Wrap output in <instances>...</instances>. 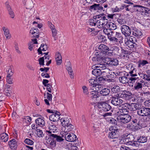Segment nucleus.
<instances>
[{
    "label": "nucleus",
    "instance_id": "obj_3",
    "mask_svg": "<svg viewBox=\"0 0 150 150\" xmlns=\"http://www.w3.org/2000/svg\"><path fill=\"white\" fill-rule=\"evenodd\" d=\"M60 120L62 125L65 128L64 132H69L74 128V126L71 124L70 118L64 117L62 118Z\"/></svg>",
    "mask_w": 150,
    "mask_h": 150
},
{
    "label": "nucleus",
    "instance_id": "obj_4",
    "mask_svg": "<svg viewBox=\"0 0 150 150\" xmlns=\"http://www.w3.org/2000/svg\"><path fill=\"white\" fill-rule=\"evenodd\" d=\"M97 16L98 18H100L99 20L97 21L98 24L97 26L98 27L101 28L105 25L106 26H107L109 21L107 16H105L103 14H99Z\"/></svg>",
    "mask_w": 150,
    "mask_h": 150
},
{
    "label": "nucleus",
    "instance_id": "obj_49",
    "mask_svg": "<svg viewBox=\"0 0 150 150\" xmlns=\"http://www.w3.org/2000/svg\"><path fill=\"white\" fill-rule=\"evenodd\" d=\"M6 82L9 84H11L13 83V79L12 77L6 76Z\"/></svg>",
    "mask_w": 150,
    "mask_h": 150
},
{
    "label": "nucleus",
    "instance_id": "obj_15",
    "mask_svg": "<svg viewBox=\"0 0 150 150\" xmlns=\"http://www.w3.org/2000/svg\"><path fill=\"white\" fill-rule=\"evenodd\" d=\"M89 96L90 97L91 100H92L94 102H97L98 101V98L99 97L98 92H96L93 91L91 92Z\"/></svg>",
    "mask_w": 150,
    "mask_h": 150
},
{
    "label": "nucleus",
    "instance_id": "obj_54",
    "mask_svg": "<svg viewBox=\"0 0 150 150\" xmlns=\"http://www.w3.org/2000/svg\"><path fill=\"white\" fill-rule=\"evenodd\" d=\"M52 36L54 38L55 40H57V38L56 36L57 34V31L56 29L52 31Z\"/></svg>",
    "mask_w": 150,
    "mask_h": 150
},
{
    "label": "nucleus",
    "instance_id": "obj_45",
    "mask_svg": "<svg viewBox=\"0 0 150 150\" xmlns=\"http://www.w3.org/2000/svg\"><path fill=\"white\" fill-rule=\"evenodd\" d=\"M109 122L110 124L113 125V126H115V125H116L117 124V120L112 118H110L109 120Z\"/></svg>",
    "mask_w": 150,
    "mask_h": 150
},
{
    "label": "nucleus",
    "instance_id": "obj_19",
    "mask_svg": "<svg viewBox=\"0 0 150 150\" xmlns=\"http://www.w3.org/2000/svg\"><path fill=\"white\" fill-rule=\"evenodd\" d=\"M89 10H100L102 11L103 9V7L99 4H94L93 5L90 6Z\"/></svg>",
    "mask_w": 150,
    "mask_h": 150
},
{
    "label": "nucleus",
    "instance_id": "obj_16",
    "mask_svg": "<svg viewBox=\"0 0 150 150\" xmlns=\"http://www.w3.org/2000/svg\"><path fill=\"white\" fill-rule=\"evenodd\" d=\"M132 94L131 92L128 91H121L118 95L122 98H129L132 95Z\"/></svg>",
    "mask_w": 150,
    "mask_h": 150
},
{
    "label": "nucleus",
    "instance_id": "obj_9",
    "mask_svg": "<svg viewBox=\"0 0 150 150\" xmlns=\"http://www.w3.org/2000/svg\"><path fill=\"white\" fill-rule=\"evenodd\" d=\"M121 31L122 33L127 37L130 36L131 33V28L128 26L123 25L121 26Z\"/></svg>",
    "mask_w": 150,
    "mask_h": 150
},
{
    "label": "nucleus",
    "instance_id": "obj_12",
    "mask_svg": "<svg viewBox=\"0 0 150 150\" xmlns=\"http://www.w3.org/2000/svg\"><path fill=\"white\" fill-rule=\"evenodd\" d=\"M66 132H64L65 138V140L69 142H75L77 139V138L74 134L71 133H67L66 134Z\"/></svg>",
    "mask_w": 150,
    "mask_h": 150
},
{
    "label": "nucleus",
    "instance_id": "obj_46",
    "mask_svg": "<svg viewBox=\"0 0 150 150\" xmlns=\"http://www.w3.org/2000/svg\"><path fill=\"white\" fill-rule=\"evenodd\" d=\"M148 64L149 62L145 60H142L140 62L139 64H138V67H141V65L142 66H143L145 65Z\"/></svg>",
    "mask_w": 150,
    "mask_h": 150
},
{
    "label": "nucleus",
    "instance_id": "obj_30",
    "mask_svg": "<svg viewBox=\"0 0 150 150\" xmlns=\"http://www.w3.org/2000/svg\"><path fill=\"white\" fill-rule=\"evenodd\" d=\"M102 53H100L99 54H96V55H98V56L97 57V61L99 62H101L102 61H103L105 62V61H107V59H109L108 58L105 57L104 56H102Z\"/></svg>",
    "mask_w": 150,
    "mask_h": 150
},
{
    "label": "nucleus",
    "instance_id": "obj_2",
    "mask_svg": "<svg viewBox=\"0 0 150 150\" xmlns=\"http://www.w3.org/2000/svg\"><path fill=\"white\" fill-rule=\"evenodd\" d=\"M134 137L132 134H129L127 135H123L121 137L120 142L123 144H126L133 146H137L139 144L137 142L134 141Z\"/></svg>",
    "mask_w": 150,
    "mask_h": 150
},
{
    "label": "nucleus",
    "instance_id": "obj_11",
    "mask_svg": "<svg viewBox=\"0 0 150 150\" xmlns=\"http://www.w3.org/2000/svg\"><path fill=\"white\" fill-rule=\"evenodd\" d=\"M98 107L99 108H102L105 111H107L110 110L111 106L108 103L105 102L98 103Z\"/></svg>",
    "mask_w": 150,
    "mask_h": 150
},
{
    "label": "nucleus",
    "instance_id": "obj_39",
    "mask_svg": "<svg viewBox=\"0 0 150 150\" xmlns=\"http://www.w3.org/2000/svg\"><path fill=\"white\" fill-rule=\"evenodd\" d=\"M137 140L139 142L144 143L147 142V137L143 136L140 137L139 139H137Z\"/></svg>",
    "mask_w": 150,
    "mask_h": 150
},
{
    "label": "nucleus",
    "instance_id": "obj_24",
    "mask_svg": "<svg viewBox=\"0 0 150 150\" xmlns=\"http://www.w3.org/2000/svg\"><path fill=\"white\" fill-rule=\"evenodd\" d=\"M66 66L67 67V69L68 72V73L71 76V78H73V71L72 70L70 62H68L67 63Z\"/></svg>",
    "mask_w": 150,
    "mask_h": 150
},
{
    "label": "nucleus",
    "instance_id": "obj_7",
    "mask_svg": "<svg viewBox=\"0 0 150 150\" xmlns=\"http://www.w3.org/2000/svg\"><path fill=\"white\" fill-rule=\"evenodd\" d=\"M127 108L131 111H134L137 110H138L141 107V105L139 103H132L129 104L128 103L124 104Z\"/></svg>",
    "mask_w": 150,
    "mask_h": 150
},
{
    "label": "nucleus",
    "instance_id": "obj_58",
    "mask_svg": "<svg viewBox=\"0 0 150 150\" xmlns=\"http://www.w3.org/2000/svg\"><path fill=\"white\" fill-rule=\"evenodd\" d=\"M106 52H107V53L105 54L110 56H111L113 54V50L110 49L108 47L107 50L106 51Z\"/></svg>",
    "mask_w": 150,
    "mask_h": 150
},
{
    "label": "nucleus",
    "instance_id": "obj_55",
    "mask_svg": "<svg viewBox=\"0 0 150 150\" xmlns=\"http://www.w3.org/2000/svg\"><path fill=\"white\" fill-rule=\"evenodd\" d=\"M128 40L130 41V42H131L133 44H136L135 43L136 42H137V40L136 38L133 36L131 37L129 39V40Z\"/></svg>",
    "mask_w": 150,
    "mask_h": 150
},
{
    "label": "nucleus",
    "instance_id": "obj_10",
    "mask_svg": "<svg viewBox=\"0 0 150 150\" xmlns=\"http://www.w3.org/2000/svg\"><path fill=\"white\" fill-rule=\"evenodd\" d=\"M64 137V135H62V137L56 134H49L48 135V139H49L54 140L56 142H63L64 139L62 138Z\"/></svg>",
    "mask_w": 150,
    "mask_h": 150
},
{
    "label": "nucleus",
    "instance_id": "obj_38",
    "mask_svg": "<svg viewBox=\"0 0 150 150\" xmlns=\"http://www.w3.org/2000/svg\"><path fill=\"white\" fill-rule=\"evenodd\" d=\"M125 43L127 46L130 48H136L137 47V44H134L132 43L128 40L125 42Z\"/></svg>",
    "mask_w": 150,
    "mask_h": 150
},
{
    "label": "nucleus",
    "instance_id": "obj_26",
    "mask_svg": "<svg viewBox=\"0 0 150 150\" xmlns=\"http://www.w3.org/2000/svg\"><path fill=\"white\" fill-rule=\"evenodd\" d=\"M137 70L135 68L133 65H131V70L129 72L130 76L132 77H136L137 76L136 73Z\"/></svg>",
    "mask_w": 150,
    "mask_h": 150
},
{
    "label": "nucleus",
    "instance_id": "obj_23",
    "mask_svg": "<svg viewBox=\"0 0 150 150\" xmlns=\"http://www.w3.org/2000/svg\"><path fill=\"white\" fill-rule=\"evenodd\" d=\"M115 33L113 31L108 35L109 39L111 41L118 42V40L115 37Z\"/></svg>",
    "mask_w": 150,
    "mask_h": 150
},
{
    "label": "nucleus",
    "instance_id": "obj_14",
    "mask_svg": "<svg viewBox=\"0 0 150 150\" xmlns=\"http://www.w3.org/2000/svg\"><path fill=\"white\" fill-rule=\"evenodd\" d=\"M57 124L55 123H53L51 122L50 123L48 127L49 130H46V132H48V134H54V133L57 130L56 125Z\"/></svg>",
    "mask_w": 150,
    "mask_h": 150
},
{
    "label": "nucleus",
    "instance_id": "obj_8",
    "mask_svg": "<svg viewBox=\"0 0 150 150\" xmlns=\"http://www.w3.org/2000/svg\"><path fill=\"white\" fill-rule=\"evenodd\" d=\"M131 118V116L129 115H120L117 118L119 121L124 123H126L129 122Z\"/></svg>",
    "mask_w": 150,
    "mask_h": 150
},
{
    "label": "nucleus",
    "instance_id": "obj_37",
    "mask_svg": "<svg viewBox=\"0 0 150 150\" xmlns=\"http://www.w3.org/2000/svg\"><path fill=\"white\" fill-rule=\"evenodd\" d=\"M139 126V124H133L130 130L133 132H135L140 129Z\"/></svg>",
    "mask_w": 150,
    "mask_h": 150
},
{
    "label": "nucleus",
    "instance_id": "obj_36",
    "mask_svg": "<svg viewBox=\"0 0 150 150\" xmlns=\"http://www.w3.org/2000/svg\"><path fill=\"white\" fill-rule=\"evenodd\" d=\"M106 26L109 28L111 30H115L117 28V26L115 24L111 22L108 23Z\"/></svg>",
    "mask_w": 150,
    "mask_h": 150
},
{
    "label": "nucleus",
    "instance_id": "obj_33",
    "mask_svg": "<svg viewBox=\"0 0 150 150\" xmlns=\"http://www.w3.org/2000/svg\"><path fill=\"white\" fill-rule=\"evenodd\" d=\"M8 139V135L6 133H3L0 135V140L4 142H7Z\"/></svg>",
    "mask_w": 150,
    "mask_h": 150
},
{
    "label": "nucleus",
    "instance_id": "obj_5",
    "mask_svg": "<svg viewBox=\"0 0 150 150\" xmlns=\"http://www.w3.org/2000/svg\"><path fill=\"white\" fill-rule=\"evenodd\" d=\"M109 130L110 132L108 133V137L110 139H116L119 137V129L116 126H112Z\"/></svg>",
    "mask_w": 150,
    "mask_h": 150
},
{
    "label": "nucleus",
    "instance_id": "obj_62",
    "mask_svg": "<svg viewBox=\"0 0 150 150\" xmlns=\"http://www.w3.org/2000/svg\"><path fill=\"white\" fill-rule=\"evenodd\" d=\"M89 82L90 83V85L92 86H95V84H96V83H95V81L93 79H91L89 80Z\"/></svg>",
    "mask_w": 150,
    "mask_h": 150
},
{
    "label": "nucleus",
    "instance_id": "obj_22",
    "mask_svg": "<svg viewBox=\"0 0 150 150\" xmlns=\"http://www.w3.org/2000/svg\"><path fill=\"white\" fill-rule=\"evenodd\" d=\"M107 64L112 65L116 66L118 64L119 61L116 58H109Z\"/></svg>",
    "mask_w": 150,
    "mask_h": 150
},
{
    "label": "nucleus",
    "instance_id": "obj_50",
    "mask_svg": "<svg viewBox=\"0 0 150 150\" xmlns=\"http://www.w3.org/2000/svg\"><path fill=\"white\" fill-rule=\"evenodd\" d=\"M98 25V23L96 19L91 20L90 22V25L92 26H95L96 24Z\"/></svg>",
    "mask_w": 150,
    "mask_h": 150
},
{
    "label": "nucleus",
    "instance_id": "obj_20",
    "mask_svg": "<svg viewBox=\"0 0 150 150\" xmlns=\"http://www.w3.org/2000/svg\"><path fill=\"white\" fill-rule=\"evenodd\" d=\"M35 123L38 126L42 127L45 126V122L44 120L41 118H38L35 120Z\"/></svg>",
    "mask_w": 150,
    "mask_h": 150
},
{
    "label": "nucleus",
    "instance_id": "obj_51",
    "mask_svg": "<svg viewBox=\"0 0 150 150\" xmlns=\"http://www.w3.org/2000/svg\"><path fill=\"white\" fill-rule=\"evenodd\" d=\"M13 74V71L11 67H10L8 70V74L7 76L12 77Z\"/></svg>",
    "mask_w": 150,
    "mask_h": 150
},
{
    "label": "nucleus",
    "instance_id": "obj_13",
    "mask_svg": "<svg viewBox=\"0 0 150 150\" xmlns=\"http://www.w3.org/2000/svg\"><path fill=\"white\" fill-rule=\"evenodd\" d=\"M123 102V100L120 99V96L118 95L114 96L112 98L111 101V103L114 105L117 106L121 104Z\"/></svg>",
    "mask_w": 150,
    "mask_h": 150
},
{
    "label": "nucleus",
    "instance_id": "obj_25",
    "mask_svg": "<svg viewBox=\"0 0 150 150\" xmlns=\"http://www.w3.org/2000/svg\"><path fill=\"white\" fill-rule=\"evenodd\" d=\"M8 144L12 149H15L17 147L16 142L15 139H12L8 142Z\"/></svg>",
    "mask_w": 150,
    "mask_h": 150
},
{
    "label": "nucleus",
    "instance_id": "obj_32",
    "mask_svg": "<svg viewBox=\"0 0 150 150\" xmlns=\"http://www.w3.org/2000/svg\"><path fill=\"white\" fill-rule=\"evenodd\" d=\"M119 80L120 83L123 84L127 83L129 81L128 77L126 76H121L119 78Z\"/></svg>",
    "mask_w": 150,
    "mask_h": 150
},
{
    "label": "nucleus",
    "instance_id": "obj_47",
    "mask_svg": "<svg viewBox=\"0 0 150 150\" xmlns=\"http://www.w3.org/2000/svg\"><path fill=\"white\" fill-rule=\"evenodd\" d=\"M141 12L149 13L150 12V10L148 8L142 6Z\"/></svg>",
    "mask_w": 150,
    "mask_h": 150
},
{
    "label": "nucleus",
    "instance_id": "obj_31",
    "mask_svg": "<svg viewBox=\"0 0 150 150\" xmlns=\"http://www.w3.org/2000/svg\"><path fill=\"white\" fill-rule=\"evenodd\" d=\"M25 5L26 9H31L33 7V4L31 0H28L26 1Z\"/></svg>",
    "mask_w": 150,
    "mask_h": 150
},
{
    "label": "nucleus",
    "instance_id": "obj_42",
    "mask_svg": "<svg viewBox=\"0 0 150 150\" xmlns=\"http://www.w3.org/2000/svg\"><path fill=\"white\" fill-rule=\"evenodd\" d=\"M103 31L105 34L107 35H110L113 32L109 28H106L105 27L103 28Z\"/></svg>",
    "mask_w": 150,
    "mask_h": 150
},
{
    "label": "nucleus",
    "instance_id": "obj_41",
    "mask_svg": "<svg viewBox=\"0 0 150 150\" xmlns=\"http://www.w3.org/2000/svg\"><path fill=\"white\" fill-rule=\"evenodd\" d=\"M30 33L33 35V37L38 38L39 37V31H34L33 28H32L30 30Z\"/></svg>",
    "mask_w": 150,
    "mask_h": 150
},
{
    "label": "nucleus",
    "instance_id": "obj_40",
    "mask_svg": "<svg viewBox=\"0 0 150 150\" xmlns=\"http://www.w3.org/2000/svg\"><path fill=\"white\" fill-rule=\"evenodd\" d=\"M142 87V84L139 82H137L135 85L134 88V90L138 91L139 89H141Z\"/></svg>",
    "mask_w": 150,
    "mask_h": 150
},
{
    "label": "nucleus",
    "instance_id": "obj_6",
    "mask_svg": "<svg viewBox=\"0 0 150 150\" xmlns=\"http://www.w3.org/2000/svg\"><path fill=\"white\" fill-rule=\"evenodd\" d=\"M137 114L141 117H146L150 119V108L142 106L138 110Z\"/></svg>",
    "mask_w": 150,
    "mask_h": 150
},
{
    "label": "nucleus",
    "instance_id": "obj_53",
    "mask_svg": "<svg viewBox=\"0 0 150 150\" xmlns=\"http://www.w3.org/2000/svg\"><path fill=\"white\" fill-rule=\"evenodd\" d=\"M49 141L50 144L52 147H54L56 146V142L54 140L50 139Z\"/></svg>",
    "mask_w": 150,
    "mask_h": 150
},
{
    "label": "nucleus",
    "instance_id": "obj_64",
    "mask_svg": "<svg viewBox=\"0 0 150 150\" xmlns=\"http://www.w3.org/2000/svg\"><path fill=\"white\" fill-rule=\"evenodd\" d=\"M27 67L30 70L34 71L35 70L34 68L30 64L28 63L27 64Z\"/></svg>",
    "mask_w": 150,
    "mask_h": 150
},
{
    "label": "nucleus",
    "instance_id": "obj_48",
    "mask_svg": "<svg viewBox=\"0 0 150 150\" xmlns=\"http://www.w3.org/2000/svg\"><path fill=\"white\" fill-rule=\"evenodd\" d=\"M24 142L25 144L30 145L33 144L34 143L33 141L28 138H27L25 139L24 141Z\"/></svg>",
    "mask_w": 150,
    "mask_h": 150
},
{
    "label": "nucleus",
    "instance_id": "obj_56",
    "mask_svg": "<svg viewBox=\"0 0 150 150\" xmlns=\"http://www.w3.org/2000/svg\"><path fill=\"white\" fill-rule=\"evenodd\" d=\"M36 131L37 132V135L38 137H42L43 135V132L40 129H37Z\"/></svg>",
    "mask_w": 150,
    "mask_h": 150
},
{
    "label": "nucleus",
    "instance_id": "obj_63",
    "mask_svg": "<svg viewBox=\"0 0 150 150\" xmlns=\"http://www.w3.org/2000/svg\"><path fill=\"white\" fill-rule=\"evenodd\" d=\"M143 78L145 80L150 81V74H145V75H144V77H143Z\"/></svg>",
    "mask_w": 150,
    "mask_h": 150
},
{
    "label": "nucleus",
    "instance_id": "obj_57",
    "mask_svg": "<svg viewBox=\"0 0 150 150\" xmlns=\"http://www.w3.org/2000/svg\"><path fill=\"white\" fill-rule=\"evenodd\" d=\"M127 7L125 8V10L128 11L132 12L133 11V7L131 5H128Z\"/></svg>",
    "mask_w": 150,
    "mask_h": 150
},
{
    "label": "nucleus",
    "instance_id": "obj_35",
    "mask_svg": "<svg viewBox=\"0 0 150 150\" xmlns=\"http://www.w3.org/2000/svg\"><path fill=\"white\" fill-rule=\"evenodd\" d=\"M132 34L134 36L138 37L142 35V33L140 30L138 29H136L133 31Z\"/></svg>",
    "mask_w": 150,
    "mask_h": 150
},
{
    "label": "nucleus",
    "instance_id": "obj_18",
    "mask_svg": "<svg viewBox=\"0 0 150 150\" xmlns=\"http://www.w3.org/2000/svg\"><path fill=\"white\" fill-rule=\"evenodd\" d=\"M55 57L57 64L58 65H60L62 62V57L59 52H56Z\"/></svg>",
    "mask_w": 150,
    "mask_h": 150
},
{
    "label": "nucleus",
    "instance_id": "obj_28",
    "mask_svg": "<svg viewBox=\"0 0 150 150\" xmlns=\"http://www.w3.org/2000/svg\"><path fill=\"white\" fill-rule=\"evenodd\" d=\"M2 29L4 31V34L6 37V39H9L11 37V34H10L8 28L5 27H3Z\"/></svg>",
    "mask_w": 150,
    "mask_h": 150
},
{
    "label": "nucleus",
    "instance_id": "obj_60",
    "mask_svg": "<svg viewBox=\"0 0 150 150\" xmlns=\"http://www.w3.org/2000/svg\"><path fill=\"white\" fill-rule=\"evenodd\" d=\"M82 88L83 90V93L86 95H87L88 93V88L87 87L85 86H83Z\"/></svg>",
    "mask_w": 150,
    "mask_h": 150
},
{
    "label": "nucleus",
    "instance_id": "obj_44",
    "mask_svg": "<svg viewBox=\"0 0 150 150\" xmlns=\"http://www.w3.org/2000/svg\"><path fill=\"white\" fill-rule=\"evenodd\" d=\"M142 6L139 5H134L132 6L133 8H134V10L138 11L141 12V8Z\"/></svg>",
    "mask_w": 150,
    "mask_h": 150
},
{
    "label": "nucleus",
    "instance_id": "obj_21",
    "mask_svg": "<svg viewBox=\"0 0 150 150\" xmlns=\"http://www.w3.org/2000/svg\"><path fill=\"white\" fill-rule=\"evenodd\" d=\"M108 47L106 45L101 44L98 46V50L99 51L102 52V54H105L107 53L106 51L107 50Z\"/></svg>",
    "mask_w": 150,
    "mask_h": 150
},
{
    "label": "nucleus",
    "instance_id": "obj_43",
    "mask_svg": "<svg viewBox=\"0 0 150 150\" xmlns=\"http://www.w3.org/2000/svg\"><path fill=\"white\" fill-rule=\"evenodd\" d=\"M120 90V88L118 86H114L111 89L112 92L113 93H116L119 91Z\"/></svg>",
    "mask_w": 150,
    "mask_h": 150
},
{
    "label": "nucleus",
    "instance_id": "obj_17",
    "mask_svg": "<svg viewBox=\"0 0 150 150\" xmlns=\"http://www.w3.org/2000/svg\"><path fill=\"white\" fill-rule=\"evenodd\" d=\"M60 118L59 115L56 113L51 115L49 117L50 120L53 122H55L56 124H57V121Z\"/></svg>",
    "mask_w": 150,
    "mask_h": 150
},
{
    "label": "nucleus",
    "instance_id": "obj_59",
    "mask_svg": "<svg viewBox=\"0 0 150 150\" xmlns=\"http://www.w3.org/2000/svg\"><path fill=\"white\" fill-rule=\"evenodd\" d=\"M38 61L39 62V64L40 65H44V57H40L39 58L38 60Z\"/></svg>",
    "mask_w": 150,
    "mask_h": 150
},
{
    "label": "nucleus",
    "instance_id": "obj_34",
    "mask_svg": "<svg viewBox=\"0 0 150 150\" xmlns=\"http://www.w3.org/2000/svg\"><path fill=\"white\" fill-rule=\"evenodd\" d=\"M129 111L125 108H122L121 109H119L118 113H119L120 115H128Z\"/></svg>",
    "mask_w": 150,
    "mask_h": 150
},
{
    "label": "nucleus",
    "instance_id": "obj_1",
    "mask_svg": "<svg viewBox=\"0 0 150 150\" xmlns=\"http://www.w3.org/2000/svg\"><path fill=\"white\" fill-rule=\"evenodd\" d=\"M95 69L92 71V74L97 78L102 74L105 75V73L107 74L109 73V69L107 68L106 64H98L95 66Z\"/></svg>",
    "mask_w": 150,
    "mask_h": 150
},
{
    "label": "nucleus",
    "instance_id": "obj_29",
    "mask_svg": "<svg viewBox=\"0 0 150 150\" xmlns=\"http://www.w3.org/2000/svg\"><path fill=\"white\" fill-rule=\"evenodd\" d=\"M101 87L100 85L96 83L95 84V86H91L90 87V89L96 92H98V91H100V89H101Z\"/></svg>",
    "mask_w": 150,
    "mask_h": 150
},
{
    "label": "nucleus",
    "instance_id": "obj_27",
    "mask_svg": "<svg viewBox=\"0 0 150 150\" xmlns=\"http://www.w3.org/2000/svg\"><path fill=\"white\" fill-rule=\"evenodd\" d=\"M100 94L103 96H107L109 95L110 92V90L109 89L105 88L102 89L100 91Z\"/></svg>",
    "mask_w": 150,
    "mask_h": 150
},
{
    "label": "nucleus",
    "instance_id": "obj_52",
    "mask_svg": "<svg viewBox=\"0 0 150 150\" xmlns=\"http://www.w3.org/2000/svg\"><path fill=\"white\" fill-rule=\"evenodd\" d=\"M121 53L123 55L124 57L125 56V55L128 54L129 53V51L127 50L124 49L121 47Z\"/></svg>",
    "mask_w": 150,
    "mask_h": 150
},
{
    "label": "nucleus",
    "instance_id": "obj_61",
    "mask_svg": "<svg viewBox=\"0 0 150 150\" xmlns=\"http://www.w3.org/2000/svg\"><path fill=\"white\" fill-rule=\"evenodd\" d=\"M41 48H42V50L43 51H46L48 49V47L47 45H45L44 44H42L41 45L40 47Z\"/></svg>",
    "mask_w": 150,
    "mask_h": 150
}]
</instances>
